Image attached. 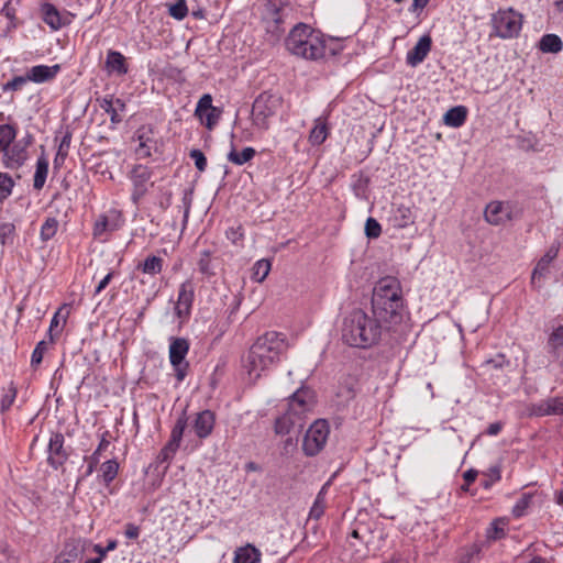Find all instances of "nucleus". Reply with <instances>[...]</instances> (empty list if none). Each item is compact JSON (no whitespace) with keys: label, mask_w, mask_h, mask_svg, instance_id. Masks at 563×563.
Masks as SVG:
<instances>
[{"label":"nucleus","mask_w":563,"mask_h":563,"mask_svg":"<svg viewBox=\"0 0 563 563\" xmlns=\"http://www.w3.org/2000/svg\"><path fill=\"white\" fill-rule=\"evenodd\" d=\"M287 349L288 342L282 333L268 331L258 336L242 360L249 382L255 383L261 378L263 373L279 361Z\"/></svg>","instance_id":"f257e3e1"},{"label":"nucleus","mask_w":563,"mask_h":563,"mask_svg":"<svg viewBox=\"0 0 563 563\" xmlns=\"http://www.w3.org/2000/svg\"><path fill=\"white\" fill-rule=\"evenodd\" d=\"M286 48L295 56L307 60H320L328 54L335 55L340 45L334 38L325 36L310 25L299 23L291 29L286 38Z\"/></svg>","instance_id":"f03ea898"},{"label":"nucleus","mask_w":563,"mask_h":563,"mask_svg":"<svg viewBox=\"0 0 563 563\" xmlns=\"http://www.w3.org/2000/svg\"><path fill=\"white\" fill-rule=\"evenodd\" d=\"M386 323L378 318L371 317L362 309H354L349 312L342 322V341L352 347L368 349L377 344Z\"/></svg>","instance_id":"7ed1b4c3"},{"label":"nucleus","mask_w":563,"mask_h":563,"mask_svg":"<svg viewBox=\"0 0 563 563\" xmlns=\"http://www.w3.org/2000/svg\"><path fill=\"white\" fill-rule=\"evenodd\" d=\"M404 308L400 282L393 276L380 278L374 286L372 295V313L389 329L401 320Z\"/></svg>","instance_id":"20e7f679"},{"label":"nucleus","mask_w":563,"mask_h":563,"mask_svg":"<svg viewBox=\"0 0 563 563\" xmlns=\"http://www.w3.org/2000/svg\"><path fill=\"white\" fill-rule=\"evenodd\" d=\"M284 99L278 93L264 91L257 96L252 106V124L260 132L271 128V119L283 108Z\"/></svg>","instance_id":"39448f33"},{"label":"nucleus","mask_w":563,"mask_h":563,"mask_svg":"<svg viewBox=\"0 0 563 563\" xmlns=\"http://www.w3.org/2000/svg\"><path fill=\"white\" fill-rule=\"evenodd\" d=\"M523 24V16L512 8L499 9L492 14L490 37L496 36L501 40H511L519 36Z\"/></svg>","instance_id":"423d86ee"},{"label":"nucleus","mask_w":563,"mask_h":563,"mask_svg":"<svg viewBox=\"0 0 563 563\" xmlns=\"http://www.w3.org/2000/svg\"><path fill=\"white\" fill-rule=\"evenodd\" d=\"M329 433L330 429L325 420L314 421L303 438L302 450L305 454L308 456L318 454L325 445Z\"/></svg>","instance_id":"0eeeda50"},{"label":"nucleus","mask_w":563,"mask_h":563,"mask_svg":"<svg viewBox=\"0 0 563 563\" xmlns=\"http://www.w3.org/2000/svg\"><path fill=\"white\" fill-rule=\"evenodd\" d=\"M152 174L151 168L142 164L135 165L130 172L129 178L133 186L131 200L135 206L146 195L148 188L153 186V183H151Z\"/></svg>","instance_id":"6e6552de"},{"label":"nucleus","mask_w":563,"mask_h":563,"mask_svg":"<svg viewBox=\"0 0 563 563\" xmlns=\"http://www.w3.org/2000/svg\"><path fill=\"white\" fill-rule=\"evenodd\" d=\"M195 114L208 130H212L222 115V109L212 106L211 95L206 93L199 99Z\"/></svg>","instance_id":"1a4fd4ad"},{"label":"nucleus","mask_w":563,"mask_h":563,"mask_svg":"<svg viewBox=\"0 0 563 563\" xmlns=\"http://www.w3.org/2000/svg\"><path fill=\"white\" fill-rule=\"evenodd\" d=\"M284 9L278 7L275 2L268 1L265 5V14L263 22L265 23V30L272 35L274 40H278L285 29L284 24Z\"/></svg>","instance_id":"9d476101"},{"label":"nucleus","mask_w":563,"mask_h":563,"mask_svg":"<svg viewBox=\"0 0 563 563\" xmlns=\"http://www.w3.org/2000/svg\"><path fill=\"white\" fill-rule=\"evenodd\" d=\"M195 298V284L191 279L184 282L178 291V298L175 306L176 316L186 320L190 316L191 307Z\"/></svg>","instance_id":"9b49d317"},{"label":"nucleus","mask_w":563,"mask_h":563,"mask_svg":"<svg viewBox=\"0 0 563 563\" xmlns=\"http://www.w3.org/2000/svg\"><path fill=\"white\" fill-rule=\"evenodd\" d=\"M484 216L493 225L504 224L512 219V207L509 202L492 201L486 206Z\"/></svg>","instance_id":"f8f14e48"},{"label":"nucleus","mask_w":563,"mask_h":563,"mask_svg":"<svg viewBox=\"0 0 563 563\" xmlns=\"http://www.w3.org/2000/svg\"><path fill=\"white\" fill-rule=\"evenodd\" d=\"M68 459V453L64 449V435L59 432L53 433L48 443V464L57 470Z\"/></svg>","instance_id":"ddd939ff"},{"label":"nucleus","mask_w":563,"mask_h":563,"mask_svg":"<svg viewBox=\"0 0 563 563\" xmlns=\"http://www.w3.org/2000/svg\"><path fill=\"white\" fill-rule=\"evenodd\" d=\"M313 406V395L309 389H298L288 402V409L294 412L295 417L302 419L303 415L311 410Z\"/></svg>","instance_id":"4468645a"},{"label":"nucleus","mask_w":563,"mask_h":563,"mask_svg":"<svg viewBox=\"0 0 563 563\" xmlns=\"http://www.w3.org/2000/svg\"><path fill=\"white\" fill-rule=\"evenodd\" d=\"M100 108L110 115L112 124H119L123 120L125 111V102L120 98H114L112 95L104 96L98 99Z\"/></svg>","instance_id":"2eb2a0df"},{"label":"nucleus","mask_w":563,"mask_h":563,"mask_svg":"<svg viewBox=\"0 0 563 563\" xmlns=\"http://www.w3.org/2000/svg\"><path fill=\"white\" fill-rule=\"evenodd\" d=\"M559 250V245H551L545 252V254L538 261L531 275L532 285H536L548 275L550 265L556 258Z\"/></svg>","instance_id":"dca6fc26"},{"label":"nucleus","mask_w":563,"mask_h":563,"mask_svg":"<svg viewBox=\"0 0 563 563\" xmlns=\"http://www.w3.org/2000/svg\"><path fill=\"white\" fill-rule=\"evenodd\" d=\"M432 45L431 36L426 34L419 38L417 44L407 53L406 62L409 66L416 67L428 56Z\"/></svg>","instance_id":"f3484780"},{"label":"nucleus","mask_w":563,"mask_h":563,"mask_svg":"<svg viewBox=\"0 0 563 563\" xmlns=\"http://www.w3.org/2000/svg\"><path fill=\"white\" fill-rule=\"evenodd\" d=\"M60 71V65L55 64L52 66L36 65L27 69V78L35 84H44L53 81L57 74Z\"/></svg>","instance_id":"a211bd4d"},{"label":"nucleus","mask_w":563,"mask_h":563,"mask_svg":"<svg viewBox=\"0 0 563 563\" xmlns=\"http://www.w3.org/2000/svg\"><path fill=\"white\" fill-rule=\"evenodd\" d=\"M415 213L408 206L399 205L391 210L389 223L397 229H405L415 223Z\"/></svg>","instance_id":"6ab92c4d"},{"label":"nucleus","mask_w":563,"mask_h":563,"mask_svg":"<svg viewBox=\"0 0 563 563\" xmlns=\"http://www.w3.org/2000/svg\"><path fill=\"white\" fill-rule=\"evenodd\" d=\"M189 351V342L185 338H170L169 361L173 366L181 365Z\"/></svg>","instance_id":"aec40b11"},{"label":"nucleus","mask_w":563,"mask_h":563,"mask_svg":"<svg viewBox=\"0 0 563 563\" xmlns=\"http://www.w3.org/2000/svg\"><path fill=\"white\" fill-rule=\"evenodd\" d=\"M3 153V164L11 169L20 168L27 158L25 147L19 144H14L12 147L9 146Z\"/></svg>","instance_id":"412c9836"},{"label":"nucleus","mask_w":563,"mask_h":563,"mask_svg":"<svg viewBox=\"0 0 563 563\" xmlns=\"http://www.w3.org/2000/svg\"><path fill=\"white\" fill-rule=\"evenodd\" d=\"M214 415L210 410L199 412L194 422V430L198 438L209 437L214 427Z\"/></svg>","instance_id":"4be33fe9"},{"label":"nucleus","mask_w":563,"mask_h":563,"mask_svg":"<svg viewBox=\"0 0 563 563\" xmlns=\"http://www.w3.org/2000/svg\"><path fill=\"white\" fill-rule=\"evenodd\" d=\"M136 137L139 141V146L136 148L137 156L142 158L151 156V151L155 145L152 129L145 125L141 126L136 131Z\"/></svg>","instance_id":"5701e85b"},{"label":"nucleus","mask_w":563,"mask_h":563,"mask_svg":"<svg viewBox=\"0 0 563 563\" xmlns=\"http://www.w3.org/2000/svg\"><path fill=\"white\" fill-rule=\"evenodd\" d=\"M106 70L109 74L125 75L129 69L124 55L118 51L110 49L107 53Z\"/></svg>","instance_id":"b1692460"},{"label":"nucleus","mask_w":563,"mask_h":563,"mask_svg":"<svg viewBox=\"0 0 563 563\" xmlns=\"http://www.w3.org/2000/svg\"><path fill=\"white\" fill-rule=\"evenodd\" d=\"M262 552L253 544L247 543L234 551L233 563H260Z\"/></svg>","instance_id":"393cba45"},{"label":"nucleus","mask_w":563,"mask_h":563,"mask_svg":"<svg viewBox=\"0 0 563 563\" xmlns=\"http://www.w3.org/2000/svg\"><path fill=\"white\" fill-rule=\"evenodd\" d=\"M533 412L537 416L563 415V398L552 397L541 400L534 406Z\"/></svg>","instance_id":"a878e982"},{"label":"nucleus","mask_w":563,"mask_h":563,"mask_svg":"<svg viewBox=\"0 0 563 563\" xmlns=\"http://www.w3.org/2000/svg\"><path fill=\"white\" fill-rule=\"evenodd\" d=\"M41 10L44 22L54 31L59 30L69 22L67 18L62 16L56 7L51 3H44Z\"/></svg>","instance_id":"bb28decb"},{"label":"nucleus","mask_w":563,"mask_h":563,"mask_svg":"<svg viewBox=\"0 0 563 563\" xmlns=\"http://www.w3.org/2000/svg\"><path fill=\"white\" fill-rule=\"evenodd\" d=\"M119 229L117 221H111L108 216L101 214L93 224L92 234L95 239L107 241L111 232Z\"/></svg>","instance_id":"cd10ccee"},{"label":"nucleus","mask_w":563,"mask_h":563,"mask_svg":"<svg viewBox=\"0 0 563 563\" xmlns=\"http://www.w3.org/2000/svg\"><path fill=\"white\" fill-rule=\"evenodd\" d=\"M108 435H109V432L104 431L101 434V438H100L97 449L93 451V453L91 455L85 457V461L87 462V470L84 474L85 477L90 476L95 472L97 465L99 464L101 453L103 451H106L108 449V446L110 445Z\"/></svg>","instance_id":"c85d7f7f"},{"label":"nucleus","mask_w":563,"mask_h":563,"mask_svg":"<svg viewBox=\"0 0 563 563\" xmlns=\"http://www.w3.org/2000/svg\"><path fill=\"white\" fill-rule=\"evenodd\" d=\"M329 135V125L327 118L319 117L313 121V128L309 133V143L313 146L321 145Z\"/></svg>","instance_id":"c756f323"},{"label":"nucleus","mask_w":563,"mask_h":563,"mask_svg":"<svg viewBox=\"0 0 563 563\" xmlns=\"http://www.w3.org/2000/svg\"><path fill=\"white\" fill-rule=\"evenodd\" d=\"M296 426H302V419L300 417H295L294 412L289 409L275 421V432L277 434H287L290 432L292 428Z\"/></svg>","instance_id":"7c9ffc66"},{"label":"nucleus","mask_w":563,"mask_h":563,"mask_svg":"<svg viewBox=\"0 0 563 563\" xmlns=\"http://www.w3.org/2000/svg\"><path fill=\"white\" fill-rule=\"evenodd\" d=\"M48 174V159L45 154L38 156L36 161V167L33 178V187L36 190H41L46 181Z\"/></svg>","instance_id":"2f4dec72"},{"label":"nucleus","mask_w":563,"mask_h":563,"mask_svg":"<svg viewBox=\"0 0 563 563\" xmlns=\"http://www.w3.org/2000/svg\"><path fill=\"white\" fill-rule=\"evenodd\" d=\"M467 117V109L464 106H457L449 109L444 114V123L452 128H460L464 124Z\"/></svg>","instance_id":"473e14b6"},{"label":"nucleus","mask_w":563,"mask_h":563,"mask_svg":"<svg viewBox=\"0 0 563 563\" xmlns=\"http://www.w3.org/2000/svg\"><path fill=\"white\" fill-rule=\"evenodd\" d=\"M563 44L561 38L555 34H545L539 42V49L543 53L556 54L561 52Z\"/></svg>","instance_id":"72a5a7b5"},{"label":"nucleus","mask_w":563,"mask_h":563,"mask_svg":"<svg viewBox=\"0 0 563 563\" xmlns=\"http://www.w3.org/2000/svg\"><path fill=\"white\" fill-rule=\"evenodd\" d=\"M119 463L115 459L103 462L100 466V478L106 486L110 485L117 477Z\"/></svg>","instance_id":"f704fd0d"},{"label":"nucleus","mask_w":563,"mask_h":563,"mask_svg":"<svg viewBox=\"0 0 563 563\" xmlns=\"http://www.w3.org/2000/svg\"><path fill=\"white\" fill-rule=\"evenodd\" d=\"M70 142H71V133L69 131H67L63 135V137L59 142L58 150H57L56 156L54 158V167L55 168H59L64 164V162L68 155Z\"/></svg>","instance_id":"c9c22d12"},{"label":"nucleus","mask_w":563,"mask_h":563,"mask_svg":"<svg viewBox=\"0 0 563 563\" xmlns=\"http://www.w3.org/2000/svg\"><path fill=\"white\" fill-rule=\"evenodd\" d=\"M327 486L328 484H325L321 490L318 493L316 499H314V503L309 511V518L310 519H314V520H319L322 515L324 514V509H325V492H327Z\"/></svg>","instance_id":"e433bc0d"},{"label":"nucleus","mask_w":563,"mask_h":563,"mask_svg":"<svg viewBox=\"0 0 563 563\" xmlns=\"http://www.w3.org/2000/svg\"><path fill=\"white\" fill-rule=\"evenodd\" d=\"M256 152L253 147H245L242 150V152H236L234 147L230 151L228 154V161L235 164V165H243L247 162H250L254 156Z\"/></svg>","instance_id":"4c0bfd02"},{"label":"nucleus","mask_w":563,"mask_h":563,"mask_svg":"<svg viewBox=\"0 0 563 563\" xmlns=\"http://www.w3.org/2000/svg\"><path fill=\"white\" fill-rule=\"evenodd\" d=\"M144 274L156 275L162 272L163 260L158 256L152 255L145 258L142 264L137 266Z\"/></svg>","instance_id":"58836bf2"},{"label":"nucleus","mask_w":563,"mask_h":563,"mask_svg":"<svg viewBox=\"0 0 563 563\" xmlns=\"http://www.w3.org/2000/svg\"><path fill=\"white\" fill-rule=\"evenodd\" d=\"M271 272V262L267 260L257 261L252 267V279L257 283L264 282Z\"/></svg>","instance_id":"ea45409f"},{"label":"nucleus","mask_w":563,"mask_h":563,"mask_svg":"<svg viewBox=\"0 0 563 563\" xmlns=\"http://www.w3.org/2000/svg\"><path fill=\"white\" fill-rule=\"evenodd\" d=\"M16 387L11 382L5 388L2 389V396L0 401V409L2 412L9 410L16 398Z\"/></svg>","instance_id":"a19ab883"},{"label":"nucleus","mask_w":563,"mask_h":563,"mask_svg":"<svg viewBox=\"0 0 563 563\" xmlns=\"http://www.w3.org/2000/svg\"><path fill=\"white\" fill-rule=\"evenodd\" d=\"M16 136V130L10 124L0 125V152L5 151Z\"/></svg>","instance_id":"79ce46f5"},{"label":"nucleus","mask_w":563,"mask_h":563,"mask_svg":"<svg viewBox=\"0 0 563 563\" xmlns=\"http://www.w3.org/2000/svg\"><path fill=\"white\" fill-rule=\"evenodd\" d=\"M58 221L55 218H47L41 227L40 236L43 242L49 241L58 230Z\"/></svg>","instance_id":"37998d69"},{"label":"nucleus","mask_w":563,"mask_h":563,"mask_svg":"<svg viewBox=\"0 0 563 563\" xmlns=\"http://www.w3.org/2000/svg\"><path fill=\"white\" fill-rule=\"evenodd\" d=\"M15 238V225L12 222H0V243L12 245Z\"/></svg>","instance_id":"c03bdc74"},{"label":"nucleus","mask_w":563,"mask_h":563,"mask_svg":"<svg viewBox=\"0 0 563 563\" xmlns=\"http://www.w3.org/2000/svg\"><path fill=\"white\" fill-rule=\"evenodd\" d=\"M533 494L531 493H525L521 495V497L518 499V501L512 507V515L516 518H520L526 514V510L529 508L532 501Z\"/></svg>","instance_id":"a18cd8bd"},{"label":"nucleus","mask_w":563,"mask_h":563,"mask_svg":"<svg viewBox=\"0 0 563 563\" xmlns=\"http://www.w3.org/2000/svg\"><path fill=\"white\" fill-rule=\"evenodd\" d=\"M187 427V418L185 413H183L176 421L172 432L169 440L173 442H177L180 444L184 431Z\"/></svg>","instance_id":"49530a36"},{"label":"nucleus","mask_w":563,"mask_h":563,"mask_svg":"<svg viewBox=\"0 0 563 563\" xmlns=\"http://www.w3.org/2000/svg\"><path fill=\"white\" fill-rule=\"evenodd\" d=\"M198 269L201 274L211 276L214 275L213 267L211 265V253L210 251H203L200 254L198 261Z\"/></svg>","instance_id":"de8ad7c7"},{"label":"nucleus","mask_w":563,"mask_h":563,"mask_svg":"<svg viewBox=\"0 0 563 563\" xmlns=\"http://www.w3.org/2000/svg\"><path fill=\"white\" fill-rule=\"evenodd\" d=\"M30 79L27 78V74L25 73L24 76H15L11 80H9L7 84L3 85L2 90L3 91H16L21 90Z\"/></svg>","instance_id":"09e8293b"},{"label":"nucleus","mask_w":563,"mask_h":563,"mask_svg":"<svg viewBox=\"0 0 563 563\" xmlns=\"http://www.w3.org/2000/svg\"><path fill=\"white\" fill-rule=\"evenodd\" d=\"M14 183L10 176L7 174L0 173V201L7 199L11 192Z\"/></svg>","instance_id":"8fccbe9b"},{"label":"nucleus","mask_w":563,"mask_h":563,"mask_svg":"<svg viewBox=\"0 0 563 563\" xmlns=\"http://www.w3.org/2000/svg\"><path fill=\"white\" fill-rule=\"evenodd\" d=\"M169 15L173 16L176 20H183L187 13V4L185 0H178L176 3L172 4L169 7Z\"/></svg>","instance_id":"3c124183"},{"label":"nucleus","mask_w":563,"mask_h":563,"mask_svg":"<svg viewBox=\"0 0 563 563\" xmlns=\"http://www.w3.org/2000/svg\"><path fill=\"white\" fill-rule=\"evenodd\" d=\"M47 351V343L45 341H40L31 356V365L37 366L42 363L44 353Z\"/></svg>","instance_id":"603ef678"},{"label":"nucleus","mask_w":563,"mask_h":563,"mask_svg":"<svg viewBox=\"0 0 563 563\" xmlns=\"http://www.w3.org/2000/svg\"><path fill=\"white\" fill-rule=\"evenodd\" d=\"M365 233L369 239H377L382 233V227L374 218H368L365 223Z\"/></svg>","instance_id":"864d4df0"},{"label":"nucleus","mask_w":563,"mask_h":563,"mask_svg":"<svg viewBox=\"0 0 563 563\" xmlns=\"http://www.w3.org/2000/svg\"><path fill=\"white\" fill-rule=\"evenodd\" d=\"M189 156L195 162V166L199 172H205L207 168V158L200 150H191Z\"/></svg>","instance_id":"5fc2aeb1"},{"label":"nucleus","mask_w":563,"mask_h":563,"mask_svg":"<svg viewBox=\"0 0 563 563\" xmlns=\"http://www.w3.org/2000/svg\"><path fill=\"white\" fill-rule=\"evenodd\" d=\"M549 345L553 349L563 346V325L555 328L549 336Z\"/></svg>","instance_id":"6e6d98bb"},{"label":"nucleus","mask_w":563,"mask_h":563,"mask_svg":"<svg viewBox=\"0 0 563 563\" xmlns=\"http://www.w3.org/2000/svg\"><path fill=\"white\" fill-rule=\"evenodd\" d=\"M140 533H141V529L139 526L131 523V522L125 525L124 536L128 539L135 540L139 538Z\"/></svg>","instance_id":"4d7b16f0"},{"label":"nucleus","mask_w":563,"mask_h":563,"mask_svg":"<svg viewBox=\"0 0 563 563\" xmlns=\"http://www.w3.org/2000/svg\"><path fill=\"white\" fill-rule=\"evenodd\" d=\"M58 324H59V312H56L51 320V324H49V329H48V333L51 335L52 341L54 340V335H57L60 332V331L56 330Z\"/></svg>","instance_id":"13d9d810"},{"label":"nucleus","mask_w":563,"mask_h":563,"mask_svg":"<svg viewBox=\"0 0 563 563\" xmlns=\"http://www.w3.org/2000/svg\"><path fill=\"white\" fill-rule=\"evenodd\" d=\"M113 277V272L108 273L98 284V286L95 289V295L100 294L111 282Z\"/></svg>","instance_id":"bf43d9fd"},{"label":"nucleus","mask_w":563,"mask_h":563,"mask_svg":"<svg viewBox=\"0 0 563 563\" xmlns=\"http://www.w3.org/2000/svg\"><path fill=\"white\" fill-rule=\"evenodd\" d=\"M503 427H504L503 422H499V421L490 423L486 430V434L492 435V437L497 435L501 431Z\"/></svg>","instance_id":"052dcab7"},{"label":"nucleus","mask_w":563,"mask_h":563,"mask_svg":"<svg viewBox=\"0 0 563 563\" xmlns=\"http://www.w3.org/2000/svg\"><path fill=\"white\" fill-rule=\"evenodd\" d=\"M499 520H495L493 523H492V528L490 530L488 531L489 533V537H493V538H499L501 534H504V529L503 528H499Z\"/></svg>","instance_id":"680f3d73"},{"label":"nucleus","mask_w":563,"mask_h":563,"mask_svg":"<svg viewBox=\"0 0 563 563\" xmlns=\"http://www.w3.org/2000/svg\"><path fill=\"white\" fill-rule=\"evenodd\" d=\"M187 367H188L187 363H183L181 365L174 366V368L176 371V377H177L178 382L184 380V378L186 376Z\"/></svg>","instance_id":"e2e57ef3"},{"label":"nucleus","mask_w":563,"mask_h":563,"mask_svg":"<svg viewBox=\"0 0 563 563\" xmlns=\"http://www.w3.org/2000/svg\"><path fill=\"white\" fill-rule=\"evenodd\" d=\"M174 457V455H172L169 452L166 451L165 448H163L161 450V452L158 453L157 455V461L159 463H167L169 462Z\"/></svg>","instance_id":"0e129e2a"},{"label":"nucleus","mask_w":563,"mask_h":563,"mask_svg":"<svg viewBox=\"0 0 563 563\" xmlns=\"http://www.w3.org/2000/svg\"><path fill=\"white\" fill-rule=\"evenodd\" d=\"M180 444L177 442H173L168 440V442L165 444V449L167 452H169L172 455H175L177 450L179 449Z\"/></svg>","instance_id":"69168bd1"},{"label":"nucleus","mask_w":563,"mask_h":563,"mask_svg":"<svg viewBox=\"0 0 563 563\" xmlns=\"http://www.w3.org/2000/svg\"><path fill=\"white\" fill-rule=\"evenodd\" d=\"M477 476V472L474 470H468L463 474V477L467 484H472Z\"/></svg>","instance_id":"338daca9"},{"label":"nucleus","mask_w":563,"mask_h":563,"mask_svg":"<svg viewBox=\"0 0 563 563\" xmlns=\"http://www.w3.org/2000/svg\"><path fill=\"white\" fill-rule=\"evenodd\" d=\"M429 0H413L412 4H411V10L412 11H417V10H422L423 8L427 7Z\"/></svg>","instance_id":"774afa93"}]
</instances>
